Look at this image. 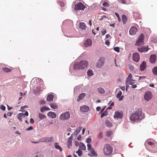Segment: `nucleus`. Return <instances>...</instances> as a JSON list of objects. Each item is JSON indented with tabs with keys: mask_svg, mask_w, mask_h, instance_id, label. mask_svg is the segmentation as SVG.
<instances>
[{
	"mask_svg": "<svg viewBox=\"0 0 157 157\" xmlns=\"http://www.w3.org/2000/svg\"><path fill=\"white\" fill-rule=\"evenodd\" d=\"M85 8V6L81 2H78L75 1L73 2L72 5L73 11L75 14H78L79 10H83Z\"/></svg>",
	"mask_w": 157,
	"mask_h": 157,
	"instance_id": "f257e3e1",
	"label": "nucleus"
},
{
	"mask_svg": "<svg viewBox=\"0 0 157 157\" xmlns=\"http://www.w3.org/2000/svg\"><path fill=\"white\" fill-rule=\"evenodd\" d=\"M138 110L135 112V113L130 116V119L132 121H137L138 122L140 121L143 119L144 117L142 115L141 109H139Z\"/></svg>",
	"mask_w": 157,
	"mask_h": 157,
	"instance_id": "f03ea898",
	"label": "nucleus"
},
{
	"mask_svg": "<svg viewBox=\"0 0 157 157\" xmlns=\"http://www.w3.org/2000/svg\"><path fill=\"white\" fill-rule=\"evenodd\" d=\"M88 65V62L86 61L82 60L79 63H76L73 66L74 69H83L86 67Z\"/></svg>",
	"mask_w": 157,
	"mask_h": 157,
	"instance_id": "7ed1b4c3",
	"label": "nucleus"
},
{
	"mask_svg": "<svg viewBox=\"0 0 157 157\" xmlns=\"http://www.w3.org/2000/svg\"><path fill=\"white\" fill-rule=\"evenodd\" d=\"M103 151L105 155H109L112 154L113 148L110 145L108 144H106L104 146Z\"/></svg>",
	"mask_w": 157,
	"mask_h": 157,
	"instance_id": "20e7f679",
	"label": "nucleus"
},
{
	"mask_svg": "<svg viewBox=\"0 0 157 157\" xmlns=\"http://www.w3.org/2000/svg\"><path fill=\"white\" fill-rule=\"evenodd\" d=\"M70 117V113L66 111L60 115L59 119L61 120L64 121L68 120Z\"/></svg>",
	"mask_w": 157,
	"mask_h": 157,
	"instance_id": "39448f33",
	"label": "nucleus"
},
{
	"mask_svg": "<svg viewBox=\"0 0 157 157\" xmlns=\"http://www.w3.org/2000/svg\"><path fill=\"white\" fill-rule=\"evenodd\" d=\"M104 63V59L103 58H100L99 60L96 64V66L98 68L102 67Z\"/></svg>",
	"mask_w": 157,
	"mask_h": 157,
	"instance_id": "423d86ee",
	"label": "nucleus"
},
{
	"mask_svg": "<svg viewBox=\"0 0 157 157\" xmlns=\"http://www.w3.org/2000/svg\"><path fill=\"white\" fill-rule=\"evenodd\" d=\"M144 36L143 34H140L138 37L136 41V43L137 45H139L141 43L143 44L144 40Z\"/></svg>",
	"mask_w": 157,
	"mask_h": 157,
	"instance_id": "0eeeda50",
	"label": "nucleus"
},
{
	"mask_svg": "<svg viewBox=\"0 0 157 157\" xmlns=\"http://www.w3.org/2000/svg\"><path fill=\"white\" fill-rule=\"evenodd\" d=\"M41 140L43 142H52L54 141L53 138L52 137H44L41 139Z\"/></svg>",
	"mask_w": 157,
	"mask_h": 157,
	"instance_id": "6e6552de",
	"label": "nucleus"
},
{
	"mask_svg": "<svg viewBox=\"0 0 157 157\" xmlns=\"http://www.w3.org/2000/svg\"><path fill=\"white\" fill-rule=\"evenodd\" d=\"M113 117L115 119H121L122 117V114L118 111H116L114 113Z\"/></svg>",
	"mask_w": 157,
	"mask_h": 157,
	"instance_id": "1a4fd4ad",
	"label": "nucleus"
},
{
	"mask_svg": "<svg viewBox=\"0 0 157 157\" xmlns=\"http://www.w3.org/2000/svg\"><path fill=\"white\" fill-rule=\"evenodd\" d=\"M152 98L151 93L150 91H147L144 95V98L147 101L150 100Z\"/></svg>",
	"mask_w": 157,
	"mask_h": 157,
	"instance_id": "9d476101",
	"label": "nucleus"
},
{
	"mask_svg": "<svg viewBox=\"0 0 157 157\" xmlns=\"http://www.w3.org/2000/svg\"><path fill=\"white\" fill-rule=\"evenodd\" d=\"M138 51L140 52H146L148 50V47L147 46H142L140 48H138Z\"/></svg>",
	"mask_w": 157,
	"mask_h": 157,
	"instance_id": "9b49d317",
	"label": "nucleus"
},
{
	"mask_svg": "<svg viewBox=\"0 0 157 157\" xmlns=\"http://www.w3.org/2000/svg\"><path fill=\"white\" fill-rule=\"evenodd\" d=\"M137 31V29L134 26L132 27L129 30V33L130 35H135Z\"/></svg>",
	"mask_w": 157,
	"mask_h": 157,
	"instance_id": "f8f14e48",
	"label": "nucleus"
},
{
	"mask_svg": "<svg viewBox=\"0 0 157 157\" xmlns=\"http://www.w3.org/2000/svg\"><path fill=\"white\" fill-rule=\"evenodd\" d=\"M133 59L134 61L138 62L140 59V57L138 53H134L133 55Z\"/></svg>",
	"mask_w": 157,
	"mask_h": 157,
	"instance_id": "ddd939ff",
	"label": "nucleus"
},
{
	"mask_svg": "<svg viewBox=\"0 0 157 157\" xmlns=\"http://www.w3.org/2000/svg\"><path fill=\"white\" fill-rule=\"evenodd\" d=\"M92 44L91 40L90 39H87L84 44V45L86 47L90 46Z\"/></svg>",
	"mask_w": 157,
	"mask_h": 157,
	"instance_id": "4468645a",
	"label": "nucleus"
},
{
	"mask_svg": "<svg viewBox=\"0 0 157 157\" xmlns=\"http://www.w3.org/2000/svg\"><path fill=\"white\" fill-rule=\"evenodd\" d=\"M89 109V107L86 105H83L80 107L81 111L83 112H87Z\"/></svg>",
	"mask_w": 157,
	"mask_h": 157,
	"instance_id": "2eb2a0df",
	"label": "nucleus"
},
{
	"mask_svg": "<svg viewBox=\"0 0 157 157\" xmlns=\"http://www.w3.org/2000/svg\"><path fill=\"white\" fill-rule=\"evenodd\" d=\"M146 67V63L145 61H143L140 66V69L141 71H144Z\"/></svg>",
	"mask_w": 157,
	"mask_h": 157,
	"instance_id": "dca6fc26",
	"label": "nucleus"
},
{
	"mask_svg": "<svg viewBox=\"0 0 157 157\" xmlns=\"http://www.w3.org/2000/svg\"><path fill=\"white\" fill-rule=\"evenodd\" d=\"M98 155L96 152L95 151L94 149L92 148L91 149L90 152L88 154V155L90 156H97Z\"/></svg>",
	"mask_w": 157,
	"mask_h": 157,
	"instance_id": "f3484780",
	"label": "nucleus"
},
{
	"mask_svg": "<svg viewBox=\"0 0 157 157\" xmlns=\"http://www.w3.org/2000/svg\"><path fill=\"white\" fill-rule=\"evenodd\" d=\"M156 56L155 55H153L151 56L149 61L152 63H154L156 61Z\"/></svg>",
	"mask_w": 157,
	"mask_h": 157,
	"instance_id": "a211bd4d",
	"label": "nucleus"
},
{
	"mask_svg": "<svg viewBox=\"0 0 157 157\" xmlns=\"http://www.w3.org/2000/svg\"><path fill=\"white\" fill-rule=\"evenodd\" d=\"M48 116L52 118H54L56 117V113L54 112H49L48 113Z\"/></svg>",
	"mask_w": 157,
	"mask_h": 157,
	"instance_id": "6ab92c4d",
	"label": "nucleus"
},
{
	"mask_svg": "<svg viewBox=\"0 0 157 157\" xmlns=\"http://www.w3.org/2000/svg\"><path fill=\"white\" fill-rule=\"evenodd\" d=\"M86 96V94L85 93H82L80 94L78 96L77 99L78 101H79L80 100L82 99Z\"/></svg>",
	"mask_w": 157,
	"mask_h": 157,
	"instance_id": "aec40b11",
	"label": "nucleus"
},
{
	"mask_svg": "<svg viewBox=\"0 0 157 157\" xmlns=\"http://www.w3.org/2000/svg\"><path fill=\"white\" fill-rule=\"evenodd\" d=\"M54 145V147L56 148L59 150L61 152L62 151V149L61 147L59 145V144L58 143H55Z\"/></svg>",
	"mask_w": 157,
	"mask_h": 157,
	"instance_id": "412c9836",
	"label": "nucleus"
},
{
	"mask_svg": "<svg viewBox=\"0 0 157 157\" xmlns=\"http://www.w3.org/2000/svg\"><path fill=\"white\" fill-rule=\"evenodd\" d=\"M17 117L20 121H22V117H24V114L23 113H19L17 115Z\"/></svg>",
	"mask_w": 157,
	"mask_h": 157,
	"instance_id": "4be33fe9",
	"label": "nucleus"
},
{
	"mask_svg": "<svg viewBox=\"0 0 157 157\" xmlns=\"http://www.w3.org/2000/svg\"><path fill=\"white\" fill-rule=\"evenodd\" d=\"M53 95L52 94H49L48 95L46 99L47 101H50L53 100Z\"/></svg>",
	"mask_w": 157,
	"mask_h": 157,
	"instance_id": "5701e85b",
	"label": "nucleus"
},
{
	"mask_svg": "<svg viewBox=\"0 0 157 157\" xmlns=\"http://www.w3.org/2000/svg\"><path fill=\"white\" fill-rule=\"evenodd\" d=\"M86 26L84 23L83 22H80L79 24V28L82 29H85Z\"/></svg>",
	"mask_w": 157,
	"mask_h": 157,
	"instance_id": "b1692460",
	"label": "nucleus"
},
{
	"mask_svg": "<svg viewBox=\"0 0 157 157\" xmlns=\"http://www.w3.org/2000/svg\"><path fill=\"white\" fill-rule=\"evenodd\" d=\"M122 21H123V24H125L126 23V22L127 21V17L124 15H122Z\"/></svg>",
	"mask_w": 157,
	"mask_h": 157,
	"instance_id": "393cba45",
	"label": "nucleus"
},
{
	"mask_svg": "<svg viewBox=\"0 0 157 157\" xmlns=\"http://www.w3.org/2000/svg\"><path fill=\"white\" fill-rule=\"evenodd\" d=\"M79 148L82 150H86V147L84 144L82 142L80 143Z\"/></svg>",
	"mask_w": 157,
	"mask_h": 157,
	"instance_id": "a878e982",
	"label": "nucleus"
},
{
	"mask_svg": "<svg viewBox=\"0 0 157 157\" xmlns=\"http://www.w3.org/2000/svg\"><path fill=\"white\" fill-rule=\"evenodd\" d=\"M98 91L100 94H103L105 93L104 90L101 87L98 88Z\"/></svg>",
	"mask_w": 157,
	"mask_h": 157,
	"instance_id": "bb28decb",
	"label": "nucleus"
},
{
	"mask_svg": "<svg viewBox=\"0 0 157 157\" xmlns=\"http://www.w3.org/2000/svg\"><path fill=\"white\" fill-rule=\"evenodd\" d=\"M50 105L51 108L54 109H56L58 108V105L56 103H51Z\"/></svg>",
	"mask_w": 157,
	"mask_h": 157,
	"instance_id": "cd10ccee",
	"label": "nucleus"
},
{
	"mask_svg": "<svg viewBox=\"0 0 157 157\" xmlns=\"http://www.w3.org/2000/svg\"><path fill=\"white\" fill-rule=\"evenodd\" d=\"M153 74L154 75H157V67H155L152 70Z\"/></svg>",
	"mask_w": 157,
	"mask_h": 157,
	"instance_id": "c85d7f7f",
	"label": "nucleus"
},
{
	"mask_svg": "<svg viewBox=\"0 0 157 157\" xmlns=\"http://www.w3.org/2000/svg\"><path fill=\"white\" fill-rule=\"evenodd\" d=\"M45 117H46V116L44 115L41 113H39L38 117L40 118V119L41 120H42V119H44V118H45Z\"/></svg>",
	"mask_w": 157,
	"mask_h": 157,
	"instance_id": "c756f323",
	"label": "nucleus"
},
{
	"mask_svg": "<svg viewBox=\"0 0 157 157\" xmlns=\"http://www.w3.org/2000/svg\"><path fill=\"white\" fill-rule=\"evenodd\" d=\"M132 77V74H129L126 80V83H128V82H129V80L132 79H131Z\"/></svg>",
	"mask_w": 157,
	"mask_h": 157,
	"instance_id": "7c9ffc66",
	"label": "nucleus"
},
{
	"mask_svg": "<svg viewBox=\"0 0 157 157\" xmlns=\"http://www.w3.org/2000/svg\"><path fill=\"white\" fill-rule=\"evenodd\" d=\"M108 115V112L107 110H105L104 112L101 113V117L102 118L105 116H106Z\"/></svg>",
	"mask_w": 157,
	"mask_h": 157,
	"instance_id": "2f4dec72",
	"label": "nucleus"
},
{
	"mask_svg": "<svg viewBox=\"0 0 157 157\" xmlns=\"http://www.w3.org/2000/svg\"><path fill=\"white\" fill-rule=\"evenodd\" d=\"M105 123L106 124L107 126L109 127H111L112 126L111 123L110 121H105Z\"/></svg>",
	"mask_w": 157,
	"mask_h": 157,
	"instance_id": "473e14b6",
	"label": "nucleus"
},
{
	"mask_svg": "<svg viewBox=\"0 0 157 157\" xmlns=\"http://www.w3.org/2000/svg\"><path fill=\"white\" fill-rule=\"evenodd\" d=\"M46 106H43L40 109V112L42 113H44L45 111H46Z\"/></svg>",
	"mask_w": 157,
	"mask_h": 157,
	"instance_id": "72a5a7b5",
	"label": "nucleus"
},
{
	"mask_svg": "<svg viewBox=\"0 0 157 157\" xmlns=\"http://www.w3.org/2000/svg\"><path fill=\"white\" fill-rule=\"evenodd\" d=\"M67 146L68 148H70L72 147V141L68 140Z\"/></svg>",
	"mask_w": 157,
	"mask_h": 157,
	"instance_id": "f704fd0d",
	"label": "nucleus"
},
{
	"mask_svg": "<svg viewBox=\"0 0 157 157\" xmlns=\"http://www.w3.org/2000/svg\"><path fill=\"white\" fill-rule=\"evenodd\" d=\"M2 69L3 70L6 72H10L11 71V70L8 68H3Z\"/></svg>",
	"mask_w": 157,
	"mask_h": 157,
	"instance_id": "c9c22d12",
	"label": "nucleus"
},
{
	"mask_svg": "<svg viewBox=\"0 0 157 157\" xmlns=\"http://www.w3.org/2000/svg\"><path fill=\"white\" fill-rule=\"evenodd\" d=\"M87 74L88 76H91L93 75L92 71V70H89L87 72Z\"/></svg>",
	"mask_w": 157,
	"mask_h": 157,
	"instance_id": "e433bc0d",
	"label": "nucleus"
},
{
	"mask_svg": "<svg viewBox=\"0 0 157 157\" xmlns=\"http://www.w3.org/2000/svg\"><path fill=\"white\" fill-rule=\"evenodd\" d=\"M112 132L111 131H107L106 132V135L108 137H109L111 135Z\"/></svg>",
	"mask_w": 157,
	"mask_h": 157,
	"instance_id": "4c0bfd02",
	"label": "nucleus"
},
{
	"mask_svg": "<svg viewBox=\"0 0 157 157\" xmlns=\"http://www.w3.org/2000/svg\"><path fill=\"white\" fill-rule=\"evenodd\" d=\"M76 153L78 154L79 156H81L82 154V151L79 149H78V151H76Z\"/></svg>",
	"mask_w": 157,
	"mask_h": 157,
	"instance_id": "58836bf2",
	"label": "nucleus"
},
{
	"mask_svg": "<svg viewBox=\"0 0 157 157\" xmlns=\"http://www.w3.org/2000/svg\"><path fill=\"white\" fill-rule=\"evenodd\" d=\"M58 4L61 7H64V3L63 2H62L61 1H59L58 2Z\"/></svg>",
	"mask_w": 157,
	"mask_h": 157,
	"instance_id": "ea45409f",
	"label": "nucleus"
},
{
	"mask_svg": "<svg viewBox=\"0 0 157 157\" xmlns=\"http://www.w3.org/2000/svg\"><path fill=\"white\" fill-rule=\"evenodd\" d=\"M82 129V127H79L75 131V132L77 134L79 133L81 129Z\"/></svg>",
	"mask_w": 157,
	"mask_h": 157,
	"instance_id": "a19ab883",
	"label": "nucleus"
},
{
	"mask_svg": "<svg viewBox=\"0 0 157 157\" xmlns=\"http://www.w3.org/2000/svg\"><path fill=\"white\" fill-rule=\"evenodd\" d=\"M103 6L104 7H108L109 6V4L107 2H104L102 4Z\"/></svg>",
	"mask_w": 157,
	"mask_h": 157,
	"instance_id": "79ce46f5",
	"label": "nucleus"
},
{
	"mask_svg": "<svg viewBox=\"0 0 157 157\" xmlns=\"http://www.w3.org/2000/svg\"><path fill=\"white\" fill-rule=\"evenodd\" d=\"M114 50L115 51L117 52H120V49L118 47H115L114 48Z\"/></svg>",
	"mask_w": 157,
	"mask_h": 157,
	"instance_id": "37998d69",
	"label": "nucleus"
},
{
	"mask_svg": "<svg viewBox=\"0 0 157 157\" xmlns=\"http://www.w3.org/2000/svg\"><path fill=\"white\" fill-rule=\"evenodd\" d=\"M122 94V92L121 91H120L119 93L117 94L116 97L118 98H119V97H120L121 96V95Z\"/></svg>",
	"mask_w": 157,
	"mask_h": 157,
	"instance_id": "c03bdc74",
	"label": "nucleus"
},
{
	"mask_svg": "<svg viewBox=\"0 0 157 157\" xmlns=\"http://www.w3.org/2000/svg\"><path fill=\"white\" fill-rule=\"evenodd\" d=\"M118 2L122 3L123 4H125L126 2L125 0H118Z\"/></svg>",
	"mask_w": 157,
	"mask_h": 157,
	"instance_id": "a18cd8bd",
	"label": "nucleus"
},
{
	"mask_svg": "<svg viewBox=\"0 0 157 157\" xmlns=\"http://www.w3.org/2000/svg\"><path fill=\"white\" fill-rule=\"evenodd\" d=\"M0 109L3 111H5L6 110V107L3 105H1L0 106Z\"/></svg>",
	"mask_w": 157,
	"mask_h": 157,
	"instance_id": "49530a36",
	"label": "nucleus"
},
{
	"mask_svg": "<svg viewBox=\"0 0 157 157\" xmlns=\"http://www.w3.org/2000/svg\"><path fill=\"white\" fill-rule=\"evenodd\" d=\"M115 14L117 17L119 21H121V18L119 17V14L117 13H115Z\"/></svg>",
	"mask_w": 157,
	"mask_h": 157,
	"instance_id": "de8ad7c7",
	"label": "nucleus"
},
{
	"mask_svg": "<svg viewBox=\"0 0 157 157\" xmlns=\"http://www.w3.org/2000/svg\"><path fill=\"white\" fill-rule=\"evenodd\" d=\"M39 103L40 105H43L45 103L46 101L44 100H40V101Z\"/></svg>",
	"mask_w": 157,
	"mask_h": 157,
	"instance_id": "09e8293b",
	"label": "nucleus"
},
{
	"mask_svg": "<svg viewBox=\"0 0 157 157\" xmlns=\"http://www.w3.org/2000/svg\"><path fill=\"white\" fill-rule=\"evenodd\" d=\"M91 138H88L86 140V142L88 144L90 143L91 142Z\"/></svg>",
	"mask_w": 157,
	"mask_h": 157,
	"instance_id": "8fccbe9b",
	"label": "nucleus"
},
{
	"mask_svg": "<svg viewBox=\"0 0 157 157\" xmlns=\"http://www.w3.org/2000/svg\"><path fill=\"white\" fill-rule=\"evenodd\" d=\"M106 33L105 29H103L101 31V34L102 35H104Z\"/></svg>",
	"mask_w": 157,
	"mask_h": 157,
	"instance_id": "3c124183",
	"label": "nucleus"
},
{
	"mask_svg": "<svg viewBox=\"0 0 157 157\" xmlns=\"http://www.w3.org/2000/svg\"><path fill=\"white\" fill-rule=\"evenodd\" d=\"M87 149L88 150H91V146L90 144H88L87 145Z\"/></svg>",
	"mask_w": 157,
	"mask_h": 157,
	"instance_id": "603ef678",
	"label": "nucleus"
},
{
	"mask_svg": "<svg viewBox=\"0 0 157 157\" xmlns=\"http://www.w3.org/2000/svg\"><path fill=\"white\" fill-rule=\"evenodd\" d=\"M148 144L151 146H154V143L150 141H148L147 142Z\"/></svg>",
	"mask_w": 157,
	"mask_h": 157,
	"instance_id": "864d4df0",
	"label": "nucleus"
},
{
	"mask_svg": "<svg viewBox=\"0 0 157 157\" xmlns=\"http://www.w3.org/2000/svg\"><path fill=\"white\" fill-rule=\"evenodd\" d=\"M102 137V133L101 132L98 135V138L99 139H101Z\"/></svg>",
	"mask_w": 157,
	"mask_h": 157,
	"instance_id": "5fc2aeb1",
	"label": "nucleus"
},
{
	"mask_svg": "<svg viewBox=\"0 0 157 157\" xmlns=\"http://www.w3.org/2000/svg\"><path fill=\"white\" fill-rule=\"evenodd\" d=\"M133 81L134 80L132 79H131V80H129V82L128 83L130 85H133V84L134 83V82H132V81Z\"/></svg>",
	"mask_w": 157,
	"mask_h": 157,
	"instance_id": "6e6d98bb",
	"label": "nucleus"
},
{
	"mask_svg": "<svg viewBox=\"0 0 157 157\" xmlns=\"http://www.w3.org/2000/svg\"><path fill=\"white\" fill-rule=\"evenodd\" d=\"M79 87L78 86H76L74 88V91H77L79 90Z\"/></svg>",
	"mask_w": 157,
	"mask_h": 157,
	"instance_id": "4d7b16f0",
	"label": "nucleus"
},
{
	"mask_svg": "<svg viewBox=\"0 0 157 157\" xmlns=\"http://www.w3.org/2000/svg\"><path fill=\"white\" fill-rule=\"evenodd\" d=\"M33 129V128L32 126H30L29 128H26V130L27 131H29V130Z\"/></svg>",
	"mask_w": 157,
	"mask_h": 157,
	"instance_id": "13d9d810",
	"label": "nucleus"
},
{
	"mask_svg": "<svg viewBox=\"0 0 157 157\" xmlns=\"http://www.w3.org/2000/svg\"><path fill=\"white\" fill-rule=\"evenodd\" d=\"M129 68L131 70H133L134 69V67L132 65H130L129 66Z\"/></svg>",
	"mask_w": 157,
	"mask_h": 157,
	"instance_id": "bf43d9fd",
	"label": "nucleus"
},
{
	"mask_svg": "<svg viewBox=\"0 0 157 157\" xmlns=\"http://www.w3.org/2000/svg\"><path fill=\"white\" fill-rule=\"evenodd\" d=\"M13 114V112H8L7 113V115L10 117L11 116L12 114Z\"/></svg>",
	"mask_w": 157,
	"mask_h": 157,
	"instance_id": "052dcab7",
	"label": "nucleus"
},
{
	"mask_svg": "<svg viewBox=\"0 0 157 157\" xmlns=\"http://www.w3.org/2000/svg\"><path fill=\"white\" fill-rule=\"evenodd\" d=\"M124 97V96L123 95L122 96H121L120 97H119V101H122L123 100V98Z\"/></svg>",
	"mask_w": 157,
	"mask_h": 157,
	"instance_id": "680f3d73",
	"label": "nucleus"
},
{
	"mask_svg": "<svg viewBox=\"0 0 157 157\" xmlns=\"http://www.w3.org/2000/svg\"><path fill=\"white\" fill-rule=\"evenodd\" d=\"M145 76H140L139 77V79H138V80H139L140 79H144V78H145Z\"/></svg>",
	"mask_w": 157,
	"mask_h": 157,
	"instance_id": "e2e57ef3",
	"label": "nucleus"
},
{
	"mask_svg": "<svg viewBox=\"0 0 157 157\" xmlns=\"http://www.w3.org/2000/svg\"><path fill=\"white\" fill-rule=\"evenodd\" d=\"M28 107L27 105H25L24 106H22L21 107V108L22 109H24L25 108H28Z\"/></svg>",
	"mask_w": 157,
	"mask_h": 157,
	"instance_id": "0e129e2a",
	"label": "nucleus"
},
{
	"mask_svg": "<svg viewBox=\"0 0 157 157\" xmlns=\"http://www.w3.org/2000/svg\"><path fill=\"white\" fill-rule=\"evenodd\" d=\"M30 122L31 124H33L34 122V120L33 119L31 118L30 120Z\"/></svg>",
	"mask_w": 157,
	"mask_h": 157,
	"instance_id": "69168bd1",
	"label": "nucleus"
},
{
	"mask_svg": "<svg viewBox=\"0 0 157 157\" xmlns=\"http://www.w3.org/2000/svg\"><path fill=\"white\" fill-rule=\"evenodd\" d=\"M75 145L76 146H78L79 144V142L77 141H75Z\"/></svg>",
	"mask_w": 157,
	"mask_h": 157,
	"instance_id": "338daca9",
	"label": "nucleus"
},
{
	"mask_svg": "<svg viewBox=\"0 0 157 157\" xmlns=\"http://www.w3.org/2000/svg\"><path fill=\"white\" fill-rule=\"evenodd\" d=\"M105 44L108 46H109V42L108 40H106L105 41Z\"/></svg>",
	"mask_w": 157,
	"mask_h": 157,
	"instance_id": "774afa93",
	"label": "nucleus"
}]
</instances>
